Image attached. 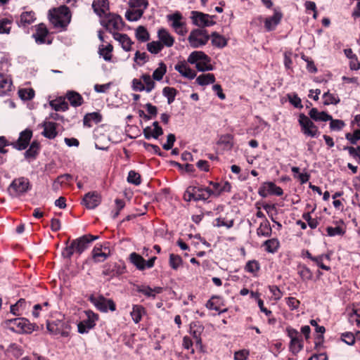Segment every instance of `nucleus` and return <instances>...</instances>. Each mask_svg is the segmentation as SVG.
<instances>
[{"mask_svg":"<svg viewBox=\"0 0 360 360\" xmlns=\"http://www.w3.org/2000/svg\"><path fill=\"white\" fill-rule=\"evenodd\" d=\"M297 274L300 275L303 281H310L313 278V273L307 266L304 265H300L298 266Z\"/></svg>","mask_w":360,"mask_h":360,"instance_id":"nucleus-39","label":"nucleus"},{"mask_svg":"<svg viewBox=\"0 0 360 360\" xmlns=\"http://www.w3.org/2000/svg\"><path fill=\"white\" fill-rule=\"evenodd\" d=\"M7 321L12 330L19 333H31L34 330V326L25 318H15Z\"/></svg>","mask_w":360,"mask_h":360,"instance_id":"nucleus-8","label":"nucleus"},{"mask_svg":"<svg viewBox=\"0 0 360 360\" xmlns=\"http://www.w3.org/2000/svg\"><path fill=\"white\" fill-rule=\"evenodd\" d=\"M124 268L117 264H106L103 266L102 274L107 277L108 280L118 276L124 273Z\"/></svg>","mask_w":360,"mask_h":360,"instance_id":"nucleus-16","label":"nucleus"},{"mask_svg":"<svg viewBox=\"0 0 360 360\" xmlns=\"http://www.w3.org/2000/svg\"><path fill=\"white\" fill-rule=\"evenodd\" d=\"M174 69L179 72L183 77L189 79L195 77L196 73L186 63H179L174 66Z\"/></svg>","mask_w":360,"mask_h":360,"instance_id":"nucleus-21","label":"nucleus"},{"mask_svg":"<svg viewBox=\"0 0 360 360\" xmlns=\"http://www.w3.org/2000/svg\"><path fill=\"white\" fill-rule=\"evenodd\" d=\"M136 291L144 295L147 297L155 299L157 294H160L162 292V288L155 287L152 288L148 285H141L136 286Z\"/></svg>","mask_w":360,"mask_h":360,"instance_id":"nucleus-19","label":"nucleus"},{"mask_svg":"<svg viewBox=\"0 0 360 360\" xmlns=\"http://www.w3.org/2000/svg\"><path fill=\"white\" fill-rule=\"evenodd\" d=\"M71 18L70 10L65 5L53 8L49 11V18L51 22H70Z\"/></svg>","mask_w":360,"mask_h":360,"instance_id":"nucleus-5","label":"nucleus"},{"mask_svg":"<svg viewBox=\"0 0 360 360\" xmlns=\"http://www.w3.org/2000/svg\"><path fill=\"white\" fill-rule=\"evenodd\" d=\"M167 67L163 63L159 64V67L155 69L153 73V79L157 81H160L162 79L163 76L166 73Z\"/></svg>","mask_w":360,"mask_h":360,"instance_id":"nucleus-46","label":"nucleus"},{"mask_svg":"<svg viewBox=\"0 0 360 360\" xmlns=\"http://www.w3.org/2000/svg\"><path fill=\"white\" fill-rule=\"evenodd\" d=\"M113 47L112 45L108 44L107 46H101L98 49V53L100 56L103 57V58L105 61H110L112 58V51Z\"/></svg>","mask_w":360,"mask_h":360,"instance_id":"nucleus-40","label":"nucleus"},{"mask_svg":"<svg viewBox=\"0 0 360 360\" xmlns=\"http://www.w3.org/2000/svg\"><path fill=\"white\" fill-rule=\"evenodd\" d=\"M39 149V143L37 141H33L30 148L25 151V157L26 158H34Z\"/></svg>","mask_w":360,"mask_h":360,"instance_id":"nucleus-47","label":"nucleus"},{"mask_svg":"<svg viewBox=\"0 0 360 360\" xmlns=\"http://www.w3.org/2000/svg\"><path fill=\"white\" fill-rule=\"evenodd\" d=\"M148 3L147 0H129V6L135 8H140L143 11L148 6Z\"/></svg>","mask_w":360,"mask_h":360,"instance_id":"nucleus-56","label":"nucleus"},{"mask_svg":"<svg viewBox=\"0 0 360 360\" xmlns=\"http://www.w3.org/2000/svg\"><path fill=\"white\" fill-rule=\"evenodd\" d=\"M32 136V131L30 129H27L22 131L20 134L18 141L13 143V147L18 150L25 149L29 145Z\"/></svg>","mask_w":360,"mask_h":360,"instance_id":"nucleus-15","label":"nucleus"},{"mask_svg":"<svg viewBox=\"0 0 360 360\" xmlns=\"http://www.w3.org/2000/svg\"><path fill=\"white\" fill-rule=\"evenodd\" d=\"M95 306L101 311L106 312L108 309L113 311L116 309L115 304L112 300L99 297L94 302Z\"/></svg>","mask_w":360,"mask_h":360,"instance_id":"nucleus-20","label":"nucleus"},{"mask_svg":"<svg viewBox=\"0 0 360 360\" xmlns=\"http://www.w3.org/2000/svg\"><path fill=\"white\" fill-rule=\"evenodd\" d=\"M326 232L328 236L333 237L335 236H342L345 234V231L341 226H328L326 228Z\"/></svg>","mask_w":360,"mask_h":360,"instance_id":"nucleus-55","label":"nucleus"},{"mask_svg":"<svg viewBox=\"0 0 360 360\" xmlns=\"http://www.w3.org/2000/svg\"><path fill=\"white\" fill-rule=\"evenodd\" d=\"M265 250L270 253H275L279 248L280 243L276 238H271L264 242Z\"/></svg>","mask_w":360,"mask_h":360,"instance_id":"nucleus-35","label":"nucleus"},{"mask_svg":"<svg viewBox=\"0 0 360 360\" xmlns=\"http://www.w3.org/2000/svg\"><path fill=\"white\" fill-rule=\"evenodd\" d=\"M330 123V128L333 131H340L341 130L345 125V122L341 120H333L331 117V120Z\"/></svg>","mask_w":360,"mask_h":360,"instance_id":"nucleus-58","label":"nucleus"},{"mask_svg":"<svg viewBox=\"0 0 360 360\" xmlns=\"http://www.w3.org/2000/svg\"><path fill=\"white\" fill-rule=\"evenodd\" d=\"M127 181L129 184L138 186L141 183V175L138 172L131 170L128 173Z\"/></svg>","mask_w":360,"mask_h":360,"instance_id":"nucleus-53","label":"nucleus"},{"mask_svg":"<svg viewBox=\"0 0 360 360\" xmlns=\"http://www.w3.org/2000/svg\"><path fill=\"white\" fill-rule=\"evenodd\" d=\"M209 39V34L203 27H200L193 30L188 39L192 47L198 48L206 44Z\"/></svg>","mask_w":360,"mask_h":360,"instance_id":"nucleus-6","label":"nucleus"},{"mask_svg":"<svg viewBox=\"0 0 360 360\" xmlns=\"http://www.w3.org/2000/svg\"><path fill=\"white\" fill-rule=\"evenodd\" d=\"M210 186H201L202 193L197 195V198L202 199V201H207L210 198H218L221 194L220 183L210 181Z\"/></svg>","mask_w":360,"mask_h":360,"instance_id":"nucleus-9","label":"nucleus"},{"mask_svg":"<svg viewBox=\"0 0 360 360\" xmlns=\"http://www.w3.org/2000/svg\"><path fill=\"white\" fill-rule=\"evenodd\" d=\"M286 304L290 310H296L299 308L300 302L293 297H289L285 298Z\"/></svg>","mask_w":360,"mask_h":360,"instance_id":"nucleus-62","label":"nucleus"},{"mask_svg":"<svg viewBox=\"0 0 360 360\" xmlns=\"http://www.w3.org/2000/svg\"><path fill=\"white\" fill-rule=\"evenodd\" d=\"M303 348V342L302 337L292 340L290 342V350L294 354H297L299 352H300Z\"/></svg>","mask_w":360,"mask_h":360,"instance_id":"nucleus-42","label":"nucleus"},{"mask_svg":"<svg viewBox=\"0 0 360 360\" xmlns=\"http://www.w3.org/2000/svg\"><path fill=\"white\" fill-rule=\"evenodd\" d=\"M32 189L30 180L24 176L14 179L8 187V193L13 198H20Z\"/></svg>","mask_w":360,"mask_h":360,"instance_id":"nucleus-3","label":"nucleus"},{"mask_svg":"<svg viewBox=\"0 0 360 360\" xmlns=\"http://www.w3.org/2000/svg\"><path fill=\"white\" fill-rule=\"evenodd\" d=\"M215 82V77L213 74H202L196 78V83L200 86H205L213 84Z\"/></svg>","mask_w":360,"mask_h":360,"instance_id":"nucleus-36","label":"nucleus"},{"mask_svg":"<svg viewBox=\"0 0 360 360\" xmlns=\"http://www.w3.org/2000/svg\"><path fill=\"white\" fill-rule=\"evenodd\" d=\"M135 34L136 39L143 42L148 41L150 38L148 32L142 25H140L136 28Z\"/></svg>","mask_w":360,"mask_h":360,"instance_id":"nucleus-41","label":"nucleus"},{"mask_svg":"<svg viewBox=\"0 0 360 360\" xmlns=\"http://www.w3.org/2000/svg\"><path fill=\"white\" fill-rule=\"evenodd\" d=\"M158 39L159 42H162L163 44V47L165 46L167 47H171L173 46L174 42V39L171 36V34L165 30L162 29L158 31Z\"/></svg>","mask_w":360,"mask_h":360,"instance_id":"nucleus-26","label":"nucleus"},{"mask_svg":"<svg viewBox=\"0 0 360 360\" xmlns=\"http://www.w3.org/2000/svg\"><path fill=\"white\" fill-rule=\"evenodd\" d=\"M323 98L324 99L323 104L326 105L330 104L336 105L340 101L338 96H337L335 94H330L329 91L324 93L323 95Z\"/></svg>","mask_w":360,"mask_h":360,"instance_id":"nucleus-44","label":"nucleus"},{"mask_svg":"<svg viewBox=\"0 0 360 360\" xmlns=\"http://www.w3.org/2000/svg\"><path fill=\"white\" fill-rule=\"evenodd\" d=\"M143 11L140 8L129 7L125 12V18L129 21H137L142 16Z\"/></svg>","mask_w":360,"mask_h":360,"instance_id":"nucleus-32","label":"nucleus"},{"mask_svg":"<svg viewBox=\"0 0 360 360\" xmlns=\"http://www.w3.org/2000/svg\"><path fill=\"white\" fill-rule=\"evenodd\" d=\"M234 224L233 219H225L223 217H219L214 220V226L217 227L225 226L226 229H231Z\"/></svg>","mask_w":360,"mask_h":360,"instance_id":"nucleus-49","label":"nucleus"},{"mask_svg":"<svg viewBox=\"0 0 360 360\" xmlns=\"http://www.w3.org/2000/svg\"><path fill=\"white\" fill-rule=\"evenodd\" d=\"M44 24H38L36 26V32L32 34L35 41L38 44H42L46 43V37L49 32L46 27L44 26Z\"/></svg>","mask_w":360,"mask_h":360,"instance_id":"nucleus-22","label":"nucleus"},{"mask_svg":"<svg viewBox=\"0 0 360 360\" xmlns=\"http://www.w3.org/2000/svg\"><path fill=\"white\" fill-rule=\"evenodd\" d=\"M98 238L97 236L91 234L84 235L78 238L72 240L70 245H68L69 240H67L65 244L66 247L62 252L64 258L70 259L74 253L81 255L85 250H86L89 244Z\"/></svg>","mask_w":360,"mask_h":360,"instance_id":"nucleus-1","label":"nucleus"},{"mask_svg":"<svg viewBox=\"0 0 360 360\" xmlns=\"http://www.w3.org/2000/svg\"><path fill=\"white\" fill-rule=\"evenodd\" d=\"M298 122L301 127V130L304 135L310 137H316L319 135L320 132L318 127L304 114H300Z\"/></svg>","mask_w":360,"mask_h":360,"instance_id":"nucleus-7","label":"nucleus"},{"mask_svg":"<svg viewBox=\"0 0 360 360\" xmlns=\"http://www.w3.org/2000/svg\"><path fill=\"white\" fill-rule=\"evenodd\" d=\"M92 8L98 15L105 18V20H101V22H124L120 15L108 12V0H94Z\"/></svg>","mask_w":360,"mask_h":360,"instance_id":"nucleus-2","label":"nucleus"},{"mask_svg":"<svg viewBox=\"0 0 360 360\" xmlns=\"http://www.w3.org/2000/svg\"><path fill=\"white\" fill-rule=\"evenodd\" d=\"M169 263L172 269L176 270L179 266H181L182 259L179 255L170 254Z\"/></svg>","mask_w":360,"mask_h":360,"instance_id":"nucleus-51","label":"nucleus"},{"mask_svg":"<svg viewBox=\"0 0 360 360\" xmlns=\"http://www.w3.org/2000/svg\"><path fill=\"white\" fill-rule=\"evenodd\" d=\"M31 304L25 299H20L15 304L11 306V313L15 316H21L29 309Z\"/></svg>","mask_w":360,"mask_h":360,"instance_id":"nucleus-17","label":"nucleus"},{"mask_svg":"<svg viewBox=\"0 0 360 360\" xmlns=\"http://www.w3.org/2000/svg\"><path fill=\"white\" fill-rule=\"evenodd\" d=\"M12 81L8 75L0 73V96H4L11 91Z\"/></svg>","mask_w":360,"mask_h":360,"instance_id":"nucleus-25","label":"nucleus"},{"mask_svg":"<svg viewBox=\"0 0 360 360\" xmlns=\"http://www.w3.org/2000/svg\"><path fill=\"white\" fill-rule=\"evenodd\" d=\"M176 90L173 87L165 86L162 90V94L167 98L168 104H171L174 102L176 95Z\"/></svg>","mask_w":360,"mask_h":360,"instance_id":"nucleus-43","label":"nucleus"},{"mask_svg":"<svg viewBox=\"0 0 360 360\" xmlns=\"http://www.w3.org/2000/svg\"><path fill=\"white\" fill-rule=\"evenodd\" d=\"M252 297L257 299V304L260 309V310L264 312L266 316H270L271 314V311L269 310L264 306V301L259 298V295L257 292H252Z\"/></svg>","mask_w":360,"mask_h":360,"instance_id":"nucleus-59","label":"nucleus"},{"mask_svg":"<svg viewBox=\"0 0 360 360\" xmlns=\"http://www.w3.org/2000/svg\"><path fill=\"white\" fill-rule=\"evenodd\" d=\"M342 150H347L349 155L356 159L360 163V146L354 148L352 146H344Z\"/></svg>","mask_w":360,"mask_h":360,"instance_id":"nucleus-54","label":"nucleus"},{"mask_svg":"<svg viewBox=\"0 0 360 360\" xmlns=\"http://www.w3.org/2000/svg\"><path fill=\"white\" fill-rule=\"evenodd\" d=\"M258 193L261 197L266 198L268 195L281 196L283 194V191L280 186H276L274 182L266 181L259 187Z\"/></svg>","mask_w":360,"mask_h":360,"instance_id":"nucleus-13","label":"nucleus"},{"mask_svg":"<svg viewBox=\"0 0 360 360\" xmlns=\"http://www.w3.org/2000/svg\"><path fill=\"white\" fill-rule=\"evenodd\" d=\"M50 105L56 111H65L68 109V103L64 101H51Z\"/></svg>","mask_w":360,"mask_h":360,"instance_id":"nucleus-52","label":"nucleus"},{"mask_svg":"<svg viewBox=\"0 0 360 360\" xmlns=\"http://www.w3.org/2000/svg\"><path fill=\"white\" fill-rule=\"evenodd\" d=\"M149 59L148 55L146 52H140L137 51L134 55V62L139 66L144 65Z\"/></svg>","mask_w":360,"mask_h":360,"instance_id":"nucleus-50","label":"nucleus"},{"mask_svg":"<svg viewBox=\"0 0 360 360\" xmlns=\"http://www.w3.org/2000/svg\"><path fill=\"white\" fill-rule=\"evenodd\" d=\"M212 44L213 46L221 49L226 46L227 40L223 36L217 32H213L211 35Z\"/></svg>","mask_w":360,"mask_h":360,"instance_id":"nucleus-37","label":"nucleus"},{"mask_svg":"<svg viewBox=\"0 0 360 360\" xmlns=\"http://www.w3.org/2000/svg\"><path fill=\"white\" fill-rule=\"evenodd\" d=\"M67 98L72 106H80L83 103L82 96L75 91H68L67 93Z\"/></svg>","mask_w":360,"mask_h":360,"instance_id":"nucleus-34","label":"nucleus"},{"mask_svg":"<svg viewBox=\"0 0 360 360\" xmlns=\"http://www.w3.org/2000/svg\"><path fill=\"white\" fill-rule=\"evenodd\" d=\"M188 62L195 64L196 69L200 72L213 70L211 58L202 51H193L188 58Z\"/></svg>","mask_w":360,"mask_h":360,"instance_id":"nucleus-4","label":"nucleus"},{"mask_svg":"<svg viewBox=\"0 0 360 360\" xmlns=\"http://www.w3.org/2000/svg\"><path fill=\"white\" fill-rule=\"evenodd\" d=\"M86 318L77 324L78 332L81 334L89 333L96 326L98 315L91 310L85 311Z\"/></svg>","mask_w":360,"mask_h":360,"instance_id":"nucleus-10","label":"nucleus"},{"mask_svg":"<svg viewBox=\"0 0 360 360\" xmlns=\"http://www.w3.org/2000/svg\"><path fill=\"white\" fill-rule=\"evenodd\" d=\"M163 48L162 42H159L158 41H153L147 44V50L153 54L160 53Z\"/></svg>","mask_w":360,"mask_h":360,"instance_id":"nucleus-45","label":"nucleus"},{"mask_svg":"<svg viewBox=\"0 0 360 360\" xmlns=\"http://www.w3.org/2000/svg\"><path fill=\"white\" fill-rule=\"evenodd\" d=\"M141 79L145 85L146 92L149 93L155 88V83L149 75H143Z\"/></svg>","mask_w":360,"mask_h":360,"instance_id":"nucleus-48","label":"nucleus"},{"mask_svg":"<svg viewBox=\"0 0 360 360\" xmlns=\"http://www.w3.org/2000/svg\"><path fill=\"white\" fill-rule=\"evenodd\" d=\"M204 330V327L199 323H192L190 326V333L195 341L196 346L200 349L202 347L201 334Z\"/></svg>","mask_w":360,"mask_h":360,"instance_id":"nucleus-18","label":"nucleus"},{"mask_svg":"<svg viewBox=\"0 0 360 360\" xmlns=\"http://www.w3.org/2000/svg\"><path fill=\"white\" fill-rule=\"evenodd\" d=\"M36 16L33 11L23 12L20 15V22H33Z\"/></svg>","mask_w":360,"mask_h":360,"instance_id":"nucleus-57","label":"nucleus"},{"mask_svg":"<svg viewBox=\"0 0 360 360\" xmlns=\"http://www.w3.org/2000/svg\"><path fill=\"white\" fill-rule=\"evenodd\" d=\"M345 138L350 142V143L356 144L357 141L360 140V129L355 130L353 134L347 133L345 134Z\"/></svg>","mask_w":360,"mask_h":360,"instance_id":"nucleus-60","label":"nucleus"},{"mask_svg":"<svg viewBox=\"0 0 360 360\" xmlns=\"http://www.w3.org/2000/svg\"><path fill=\"white\" fill-rule=\"evenodd\" d=\"M245 271L256 276L260 269V264L255 259L248 261L245 266Z\"/></svg>","mask_w":360,"mask_h":360,"instance_id":"nucleus-38","label":"nucleus"},{"mask_svg":"<svg viewBox=\"0 0 360 360\" xmlns=\"http://www.w3.org/2000/svg\"><path fill=\"white\" fill-rule=\"evenodd\" d=\"M22 100H30L34 96V91L32 89H20L18 92Z\"/></svg>","mask_w":360,"mask_h":360,"instance_id":"nucleus-61","label":"nucleus"},{"mask_svg":"<svg viewBox=\"0 0 360 360\" xmlns=\"http://www.w3.org/2000/svg\"><path fill=\"white\" fill-rule=\"evenodd\" d=\"M102 120V115L97 112L87 113L83 120L84 125L91 127L93 123L98 124Z\"/></svg>","mask_w":360,"mask_h":360,"instance_id":"nucleus-28","label":"nucleus"},{"mask_svg":"<svg viewBox=\"0 0 360 360\" xmlns=\"http://www.w3.org/2000/svg\"><path fill=\"white\" fill-rule=\"evenodd\" d=\"M191 18L192 22H214L212 20H210L212 16L210 15L195 11H191Z\"/></svg>","mask_w":360,"mask_h":360,"instance_id":"nucleus-31","label":"nucleus"},{"mask_svg":"<svg viewBox=\"0 0 360 360\" xmlns=\"http://www.w3.org/2000/svg\"><path fill=\"white\" fill-rule=\"evenodd\" d=\"M101 202V195L96 191L89 192L83 198V203L88 209H95Z\"/></svg>","mask_w":360,"mask_h":360,"instance_id":"nucleus-14","label":"nucleus"},{"mask_svg":"<svg viewBox=\"0 0 360 360\" xmlns=\"http://www.w3.org/2000/svg\"><path fill=\"white\" fill-rule=\"evenodd\" d=\"M272 233V229L269 221L264 219L257 229V234L259 236L269 237Z\"/></svg>","mask_w":360,"mask_h":360,"instance_id":"nucleus-30","label":"nucleus"},{"mask_svg":"<svg viewBox=\"0 0 360 360\" xmlns=\"http://www.w3.org/2000/svg\"><path fill=\"white\" fill-rule=\"evenodd\" d=\"M145 313V309L141 305L136 304L132 307L130 314L135 323L141 321L143 314Z\"/></svg>","mask_w":360,"mask_h":360,"instance_id":"nucleus-33","label":"nucleus"},{"mask_svg":"<svg viewBox=\"0 0 360 360\" xmlns=\"http://www.w3.org/2000/svg\"><path fill=\"white\" fill-rule=\"evenodd\" d=\"M176 141L175 135L173 134H169L167 136V142L162 145V148L166 150H169L172 148L174 143Z\"/></svg>","mask_w":360,"mask_h":360,"instance_id":"nucleus-63","label":"nucleus"},{"mask_svg":"<svg viewBox=\"0 0 360 360\" xmlns=\"http://www.w3.org/2000/svg\"><path fill=\"white\" fill-rule=\"evenodd\" d=\"M342 340L348 345H352L355 342V337L352 333H345L342 334Z\"/></svg>","mask_w":360,"mask_h":360,"instance_id":"nucleus-64","label":"nucleus"},{"mask_svg":"<svg viewBox=\"0 0 360 360\" xmlns=\"http://www.w3.org/2000/svg\"><path fill=\"white\" fill-rule=\"evenodd\" d=\"M44 131L42 134L49 139H53L57 136L56 123L53 122H44L43 123Z\"/></svg>","mask_w":360,"mask_h":360,"instance_id":"nucleus-24","label":"nucleus"},{"mask_svg":"<svg viewBox=\"0 0 360 360\" xmlns=\"http://www.w3.org/2000/svg\"><path fill=\"white\" fill-rule=\"evenodd\" d=\"M112 34L114 39L121 44L122 48L125 51H129L131 50L132 41L127 34L118 32H114Z\"/></svg>","mask_w":360,"mask_h":360,"instance_id":"nucleus-23","label":"nucleus"},{"mask_svg":"<svg viewBox=\"0 0 360 360\" xmlns=\"http://www.w3.org/2000/svg\"><path fill=\"white\" fill-rule=\"evenodd\" d=\"M46 328L52 335H60L62 337H68L70 333V328L65 323L61 321H47Z\"/></svg>","mask_w":360,"mask_h":360,"instance_id":"nucleus-11","label":"nucleus"},{"mask_svg":"<svg viewBox=\"0 0 360 360\" xmlns=\"http://www.w3.org/2000/svg\"><path fill=\"white\" fill-rule=\"evenodd\" d=\"M309 115L311 119L314 121H323L326 122L331 120V115H328L326 112H319L316 108H313L310 110Z\"/></svg>","mask_w":360,"mask_h":360,"instance_id":"nucleus-29","label":"nucleus"},{"mask_svg":"<svg viewBox=\"0 0 360 360\" xmlns=\"http://www.w3.org/2000/svg\"><path fill=\"white\" fill-rule=\"evenodd\" d=\"M202 193L201 191V186H189L185 193H184V198L186 200L191 201H200L202 200V199L197 198V195H200Z\"/></svg>","mask_w":360,"mask_h":360,"instance_id":"nucleus-27","label":"nucleus"},{"mask_svg":"<svg viewBox=\"0 0 360 360\" xmlns=\"http://www.w3.org/2000/svg\"><path fill=\"white\" fill-rule=\"evenodd\" d=\"M156 257H153L148 261L145 260L140 255L132 252L129 255V260L139 270L143 271L146 269H150L154 266Z\"/></svg>","mask_w":360,"mask_h":360,"instance_id":"nucleus-12","label":"nucleus"}]
</instances>
